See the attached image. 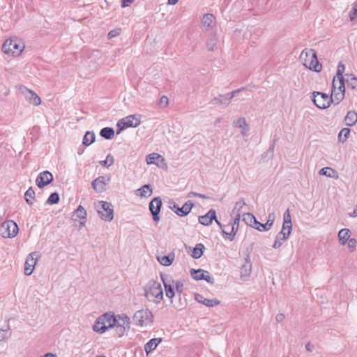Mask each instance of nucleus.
I'll use <instances>...</instances> for the list:
<instances>
[{
	"mask_svg": "<svg viewBox=\"0 0 357 357\" xmlns=\"http://www.w3.org/2000/svg\"><path fill=\"white\" fill-rule=\"evenodd\" d=\"M292 231L291 217L289 210L287 209L283 215V224L281 231L277 234L273 248L277 249L287 240Z\"/></svg>",
	"mask_w": 357,
	"mask_h": 357,
	"instance_id": "obj_1",
	"label": "nucleus"
},
{
	"mask_svg": "<svg viewBox=\"0 0 357 357\" xmlns=\"http://www.w3.org/2000/svg\"><path fill=\"white\" fill-rule=\"evenodd\" d=\"M141 123L140 115L133 114L122 118L116 123V134L119 135L128 128H136Z\"/></svg>",
	"mask_w": 357,
	"mask_h": 357,
	"instance_id": "obj_2",
	"label": "nucleus"
},
{
	"mask_svg": "<svg viewBox=\"0 0 357 357\" xmlns=\"http://www.w3.org/2000/svg\"><path fill=\"white\" fill-rule=\"evenodd\" d=\"M312 96L313 103L319 109H325L333 103V94L328 96L326 93L314 91Z\"/></svg>",
	"mask_w": 357,
	"mask_h": 357,
	"instance_id": "obj_3",
	"label": "nucleus"
},
{
	"mask_svg": "<svg viewBox=\"0 0 357 357\" xmlns=\"http://www.w3.org/2000/svg\"><path fill=\"white\" fill-rule=\"evenodd\" d=\"M194 206L195 204L192 200H188L181 207H179L173 199H169L168 201L169 208L179 217L188 215Z\"/></svg>",
	"mask_w": 357,
	"mask_h": 357,
	"instance_id": "obj_4",
	"label": "nucleus"
},
{
	"mask_svg": "<svg viewBox=\"0 0 357 357\" xmlns=\"http://www.w3.org/2000/svg\"><path fill=\"white\" fill-rule=\"evenodd\" d=\"M24 48V45L21 44L15 39L6 40L2 45V51L7 54L12 56H19Z\"/></svg>",
	"mask_w": 357,
	"mask_h": 357,
	"instance_id": "obj_5",
	"label": "nucleus"
},
{
	"mask_svg": "<svg viewBox=\"0 0 357 357\" xmlns=\"http://www.w3.org/2000/svg\"><path fill=\"white\" fill-rule=\"evenodd\" d=\"M133 321L135 324L139 326H143L149 324H152L153 321V315L149 309H142L137 311L133 316Z\"/></svg>",
	"mask_w": 357,
	"mask_h": 357,
	"instance_id": "obj_6",
	"label": "nucleus"
},
{
	"mask_svg": "<svg viewBox=\"0 0 357 357\" xmlns=\"http://www.w3.org/2000/svg\"><path fill=\"white\" fill-rule=\"evenodd\" d=\"M18 231V225L13 220H6L0 225V234L3 238H13Z\"/></svg>",
	"mask_w": 357,
	"mask_h": 357,
	"instance_id": "obj_7",
	"label": "nucleus"
},
{
	"mask_svg": "<svg viewBox=\"0 0 357 357\" xmlns=\"http://www.w3.org/2000/svg\"><path fill=\"white\" fill-rule=\"evenodd\" d=\"M149 289H145V296L149 298L151 295L152 297L158 298L160 301L163 299V290L161 284L155 280H151L147 284Z\"/></svg>",
	"mask_w": 357,
	"mask_h": 357,
	"instance_id": "obj_8",
	"label": "nucleus"
},
{
	"mask_svg": "<svg viewBox=\"0 0 357 357\" xmlns=\"http://www.w3.org/2000/svg\"><path fill=\"white\" fill-rule=\"evenodd\" d=\"M99 205L101 206L102 211L98 210V212L102 220L111 222L114 218L113 205L106 201H99Z\"/></svg>",
	"mask_w": 357,
	"mask_h": 357,
	"instance_id": "obj_9",
	"label": "nucleus"
},
{
	"mask_svg": "<svg viewBox=\"0 0 357 357\" xmlns=\"http://www.w3.org/2000/svg\"><path fill=\"white\" fill-rule=\"evenodd\" d=\"M162 206V202L160 197H153L149 204V208L155 222H158L160 220V213Z\"/></svg>",
	"mask_w": 357,
	"mask_h": 357,
	"instance_id": "obj_10",
	"label": "nucleus"
},
{
	"mask_svg": "<svg viewBox=\"0 0 357 357\" xmlns=\"http://www.w3.org/2000/svg\"><path fill=\"white\" fill-rule=\"evenodd\" d=\"M160 278L165 288L166 296L172 299L175 296V290L174 289V280L169 274L162 273H160ZM171 302H172V300H171Z\"/></svg>",
	"mask_w": 357,
	"mask_h": 357,
	"instance_id": "obj_11",
	"label": "nucleus"
},
{
	"mask_svg": "<svg viewBox=\"0 0 357 357\" xmlns=\"http://www.w3.org/2000/svg\"><path fill=\"white\" fill-rule=\"evenodd\" d=\"M190 273L192 278L196 281L205 280L211 284H213L215 282L214 278L210 275L208 271L202 268H191Z\"/></svg>",
	"mask_w": 357,
	"mask_h": 357,
	"instance_id": "obj_12",
	"label": "nucleus"
},
{
	"mask_svg": "<svg viewBox=\"0 0 357 357\" xmlns=\"http://www.w3.org/2000/svg\"><path fill=\"white\" fill-rule=\"evenodd\" d=\"M53 181L54 176L52 174L50 171L45 170L38 175L36 179V183L39 188L42 189L45 186L50 184Z\"/></svg>",
	"mask_w": 357,
	"mask_h": 357,
	"instance_id": "obj_13",
	"label": "nucleus"
},
{
	"mask_svg": "<svg viewBox=\"0 0 357 357\" xmlns=\"http://www.w3.org/2000/svg\"><path fill=\"white\" fill-rule=\"evenodd\" d=\"M110 179V176L106 178L104 176H100L92 181V188L98 193L103 192L106 190L105 186L109 183Z\"/></svg>",
	"mask_w": 357,
	"mask_h": 357,
	"instance_id": "obj_14",
	"label": "nucleus"
},
{
	"mask_svg": "<svg viewBox=\"0 0 357 357\" xmlns=\"http://www.w3.org/2000/svg\"><path fill=\"white\" fill-rule=\"evenodd\" d=\"M243 220L245 222V223L259 231H264V230H261L262 227L264 225V224L259 222L256 219L255 216L252 215L250 213H243Z\"/></svg>",
	"mask_w": 357,
	"mask_h": 357,
	"instance_id": "obj_15",
	"label": "nucleus"
},
{
	"mask_svg": "<svg viewBox=\"0 0 357 357\" xmlns=\"http://www.w3.org/2000/svg\"><path fill=\"white\" fill-rule=\"evenodd\" d=\"M34 255H37V252L30 253L24 263V274L27 276L31 275L34 270L35 266L38 261V257H34Z\"/></svg>",
	"mask_w": 357,
	"mask_h": 357,
	"instance_id": "obj_16",
	"label": "nucleus"
},
{
	"mask_svg": "<svg viewBox=\"0 0 357 357\" xmlns=\"http://www.w3.org/2000/svg\"><path fill=\"white\" fill-rule=\"evenodd\" d=\"M22 93L24 95L26 100L33 105L38 106L41 103L40 98L32 90L23 86Z\"/></svg>",
	"mask_w": 357,
	"mask_h": 357,
	"instance_id": "obj_17",
	"label": "nucleus"
},
{
	"mask_svg": "<svg viewBox=\"0 0 357 357\" xmlns=\"http://www.w3.org/2000/svg\"><path fill=\"white\" fill-rule=\"evenodd\" d=\"M216 218V211L213 208H211L205 215H199L198 218L199 222L204 226H209L212 224L213 219Z\"/></svg>",
	"mask_w": 357,
	"mask_h": 357,
	"instance_id": "obj_18",
	"label": "nucleus"
},
{
	"mask_svg": "<svg viewBox=\"0 0 357 357\" xmlns=\"http://www.w3.org/2000/svg\"><path fill=\"white\" fill-rule=\"evenodd\" d=\"M195 299L197 302L202 303L207 307H213L220 303V301L217 298H206L203 295L198 293L195 294Z\"/></svg>",
	"mask_w": 357,
	"mask_h": 357,
	"instance_id": "obj_19",
	"label": "nucleus"
},
{
	"mask_svg": "<svg viewBox=\"0 0 357 357\" xmlns=\"http://www.w3.org/2000/svg\"><path fill=\"white\" fill-rule=\"evenodd\" d=\"M252 272V263L249 255L245 258V263L241 267V278L245 280L250 277Z\"/></svg>",
	"mask_w": 357,
	"mask_h": 357,
	"instance_id": "obj_20",
	"label": "nucleus"
},
{
	"mask_svg": "<svg viewBox=\"0 0 357 357\" xmlns=\"http://www.w3.org/2000/svg\"><path fill=\"white\" fill-rule=\"evenodd\" d=\"M232 97L231 93H228L225 95H219L218 97H215L211 100V103L216 105H223L224 107H227Z\"/></svg>",
	"mask_w": 357,
	"mask_h": 357,
	"instance_id": "obj_21",
	"label": "nucleus"
},
{
	"mask_svg": "<svg viewBox=\"0 0 357 357\" xmlns=\"http://www.w3.org/2000/svg\"><path fill=\"white\" fill-rule=\"evenodd\" d=\"M307 68L316 73H319L321 71L322 65L317 59V55L315 50L313 51L310 57V61L309 62Z\"/></svg>",
	"mask_w": 357,
	"mask_h": 357,
	"instance_id": "obj_22",
	"label": "nucleus"
},
{
	"mask_svg": "<svg viewBox=\"0 0 357 357\" xmlns=\"http://www.w3.org/2000/svg\"><path fill=\"white\" fill-rule=\"evenodd\" d=\"M100 317L102 318L103 323H105V325L109 329L114 328L116 324V316L113 312H105L101 314Z\"/></svg>",
	"mask_w": 357,
	"mask_h": 357,
	"instance_id": "obj_23",
	"label": "nucleus"
},
{
	"mask_svg": "<svg viewBox=\"0 0 357 357\" xmlns=\"http://www.w3.org/2000/svg\"><path fill=\"white\" fill-rule=\"evenodd\" d=\"M153 188L151 184H145L135 191V195L141 197L148 198L151 196Z\"/></svg>",
	"mask_w": 357,
	"mask_h": 357,
	"instance_id": "obj_24",
	"label": "nucleus"
},
{
	"mask_svg": "<svg viewBox=\"0 0 357 357\" xmlns=\"http://www.w3.org/2000/svg\"><path fill=\"white\" fill-rule=\"evenodd\" d=\"M162 341V337L152 338L149 340L144 345V351L148 354L155 350L158 345Z\"/></svg>",
	"mask_w": 357,
	"mask_h": 357,
	"instance_id": "obj_25",
	"label": "nucleus"
},
{
	"mask_svg": "<svg viewBox=\"0 0 357 357\" xmlns=\"http://www.w3.org/2000/svg\"><path fill=\"white\" fill-rule=\"evenodd\" d=\"M108 329L109 328L105 325V323H103L102 318L99 316L96 319L94 324L93 325V330L99 334H102Z\"/></svg>",
	"mask_w": 357,
	"mask_h": 357,
	"instance_id": "obj_26",
	"label": "nucleus"
},
{
	"mask_svg": "<svg viewBox=\"0 0 357 357\" xmlns=\"http://www.w3.org/2000/svg\"><path fill=\"white\" fill-rule=\"evenodd\" d=\"M165 158L157 153H152L146 156V162L148 164L155 165L158 167H160L159 162H163Z\"/></svg>",
	"mask_w": 357,
	"mask_h": 357,
	"instance_id": "obj_27",
	"label": "nucleus"
},
{
	"mask_svg": "<svg viewBox=\"0 0 357 357\" xmlns=\"http://www.w3.org/2000/svg\"><path fill=\"white\" fill-rule=\"evenodd\" d=\"M344 122L347 126H353L357 123V112L350 110L344 119Z\"/></svg>",
	"mask_w": 357,
	"mask_h": 357,
	"instance_id": "obj_28",
	"label": "nucleus"
},
{
	"mask_svg": "<svg viewBox=\"0 0 357 357\" xmlns=\"http://www.w3.org/2000/svg\"><path fill=\"white\" fill-rule=\"evenodd\" d=\"M335 77H333V84H332V93L333 98V104L334 105H338L340 102H341L344 98L345 95L343 93L336 92V85L335 84Z\"/></svg>",
	"mask_w": 357,
	"mask_h": 357,
	"instance_id": "obj_29",
	"label": "nucleus"
},
{
	"mask_svg": "<svg viewBox=\"0 0 357 357\" xmlns=\"http://www.w3.org/2000/svg\"><path fill=\"white\" fill-rule=\"evenodd\" d=\"M202 23L204 27L212 28L215 24V17L211 13L204 14L202 20Z\"/></svg>",
	"mask_w": 357,
	"mask_h": 357,
	"instance_id": "obj_30",
	"label": "nucleus"
},
{
	"mask_svg": "<svg viewBox=\"0 0 357 357\" xmlns=\"http://www.w3.org/2000/svg\"><path fill=\"white\" fill-rule=\"evenodd\" d=\"M313 51H314L313 49H304L301 53L300 60L306 68L308 67Z\"/></svg>",
	"mask_w": 357,
	"mask_h": 357,
	"instance_id": "obj_31",
	"label": "nucleus"
},
{
	"mask_svg": "<svg viewBox=\"0 0 357 357\" xmlns=\"http://www.w3.org/2000/svg\"><path fill=\"white\" fill-rule=\"evenodd\" d=\"M174 257V253L170 252L167 255H164L160 257H158V260L162 265L169 266L173 263Z\"/></svg>",
	"mask_w": 357,
	"mask_h": 357,
	"instance_id": "obj_32",
	"label": "nucleus"
},
{
	"mask_svg": "<svg viewBox=\"0 0 357 357\" xmlns=\"http://www.w3.org/2000/svg\"><path fill=\"white\" fill-rule=\"evenodd\" d=\"M351 231L349 229H342L338 232L339 242L341 245H345L348 240L350 238Z\"/></svg>",
	"mask_w": 357,
	"mask_h": 357,
	"instance_id": "obj_33",
	"label": "nucleus"
},
{
	"mask_svg": "<svg viewBox=\"0 0 357 357\" xmlns=\"http://www.w3.org/2000/svg\"><path fill=\"white\" fill-rule=\"evenodd\" d=\"M115 131L112 127H105L100 131V135L107 140L112 139L114 137Z\"/></svg>",
	"mask_w": 357,
	"mask_h": 357,
	"instance_id": "obj_34",
	"label": "nucleus"
},
{
	"mask_svg": "<svg viewBox=\"0 0 357 357\" xmlns=\"http://www.w3.org/2000/svg\"><path fill=\"white\" fill-rule=\"evenodd\" d=\"M204 245L201 243H197L193 248L191 255L194 259H199L204 255Z\"/></svg>",
	"mask_w": 357,
	"mask_h": 357,
	"instance_id": "obj_35",
	"label": "nucleus"
},
{
	"mask_svg": "<svg viewBox=\"0 0 357 357\" xmlns=\"http://www.w3.org/2000/svg\"><path fill=\"white\" fill-rule=\"evenodd\" d=\"M95 133L93 131H86L84 135L82 144L86 146H89L95 142Z\"/></svg>",
	"mask_w": 357,
	"mask_h": 357,
	"instance_id": "obj_36",
	"label": "nucleus"
},
{
	"mask_svg": "<svg viewBox=\"0 0 357 357\" xmlns=\"http://www.w3.org/2000/svg\"><path fill=\"white\" fill-rule=\"evenodd\" d=\"M86 211L82 205H79L77 209L75 211L73 215V219L76 221L77 218L86 220Z\"/></svg>",
	"mask_w": 357,
	"mask_h": 357,
	"instance_id": "obj_37",
	"label": "nucleus"
},
{
	"mask_svg": "<svg viewBox=\"0 0 357 357\" xmlns=\"http://www.w3.org/2000/svg\"><path fill=\"white\" fill-rule=\"evenodd\" d=\"M230 227H231L230 232H226V229H222V236L225 239L232 241L235 238V236L238 231V228L234 225H230Z\"/></svg>",
	"mask_w": 357,
	"mask_h": 357,
	"instance_id": "obj_38",
	"label": "nucleus"
},
{
	"mask_svg": "<svg viewBox=\"0 0 357 357\" xmlns=\"http://www.w3.org/2000/svg\"><path fill=\"white\" fill-rule=\"evenodd\" d=\"M115 325H123V326L130 328V318L126 315L119 314L116 316Z\"/></svg>",
	"mask_w": 357,
	"mask_h": 357,
	"instance_id": "obj_39",
	"label": "nucleus"
},
{
	"mask_svg": "<svg viewBox=\"0 0 357 357\" xmlns=\"http://www.w3.org/2000/svg\"><path fill=\"white\" fill-rule=\"evenodd\" d=\"M351 132V129L348 128H342L338 134L337 139L338 142L340 143L345 142L349 138V134Z\"/></svg>",
	"mask_w": 357,
	"mask_h": 357,
	"instance_id": "obj_40",
	"label": "nucleus"
},
{
	"mask_svg": "<svg viewBox=\"0 0 357 357\" xmlns=\"http://www.w3.org/2000/svg\"><path fill=\"white\" fill-rule=\"evenodd\" d=\"M275 218V213H270L268 215L267 221L262 227L261 230H264V231H268L273 225Z\"/></svg>",
	"mask_w": 357,
	"mask_h": 357,
	"instance_id": "obj_41",
	"label": "nucleus"
},
{
	"mask_svg": "<svg viewBox=\"0 0 357 357\" xmlns=\"http://www.w3.org/2000/svg\"><path fill=\"white\" fill-rule=\"evenodd\" d=\"M36 193L32 187H30L24 193V199L26 200V202L29 205L31 206L33 204L32 201L31 199H35L36 197Z\"/></svg>",
	"mask_w": 357,
	"mask_h": 357,
	"instance_id": "obj_42",
	"label": "nucleus"
},
{
	"mask_svg": "<svg viewBox=\"0 0 357 357\" xmlns=\"http://www.w3.org/2000/svg\"><path fill=\"white\" fill-rule=\"evenodd\" d=\"M60 197L59 194L57 192H54L50 194L49 197L47 198L46 201V204L48 205H54L56 204L59 202Z\"/></svg>",
	"mask_w": 357,
	"mask_h": 357,
	"instance_id": "obj_43",
	"label": "nucleus"
},
{
	"mask_svg": "<svg viewBox=\"0 0 357 357\" xmlns=\"http://www.w3.org/2000/svg\"><path fill=\"white\" fill-rule=\"evenodd\" d=\"M245 205V202L243 198H241L238 202H236L234 208L232 210L233 215L241 214V208Z\"/></svg>",
	"mask_w": 357,
	"mask_h": 357,
	"instance_id": "obj_44",
	"label": "nucleus"
},
{
	"mask_svg": "<svg viewBox=\"0 0 357 357\" xmlns=\"http://www.w3.org/2000/svg\"><path fill=\"white\" fill-rule=\"evenodd\" d=\"M345 75L347 77L351 76V78L347 80L348 86L357 91V77L352 74H346Z\"/></svg>",
	"mask_w": 357,
	"mask_h": 357,
	"instance_id": "obj_45",
	"label": "nucleus"
},
{
	"mask_svg": "<svg viewBox=\"0 0 357 357\" xmlns=\"http://www.w3.org/2000/svg\"><path fill=\"white\" fill-rule=\"evenodd\" d=\"M278 140V137L275 135L273 136V140L271 141V144H270V146L268 148V149L267 150V151L265 153L266 156H268L269 158H272L273 156V152H274V149H275V142Z\"/></svg>",
	"mask_w": 357,
	"mask_h": 357,
	"instance_id": "obj_46",
	"label": "nucleus"
},
{
	"mask_svg": "<svg viewBox=\"0 0 357 357\" xmlns=\"http://www.w3.org/2000/svg\"><path fill=\"white\" fill-rule=\"evenodd\" d=\"M319 174L320 175H324L327 177H330V178H332L333 177V176L332 175V174H337V172H335L333 169L331 168V167H323L320 169Z\"/></svg>",
	"mask_w": 357,
	"mask_h": 357,
	"instance_id": "obj_47",
	"label": "nucleus"
},
{
	"mask_svg": "<svg viewBox=\"0 0 357 357\" xmlns=\"http://www.w3.org/2000/svg\"><path fill=\"white\" fill-rule=\"evenodd\" d=\"M216 41L217 39L215 38V36L208 39L207 47L208 51L213 52L216 49Z\"/></svg>",
	"mask_w": 357,
	"mask_h": 357,
	"instance_id": "obj_48",
	"label": "nucleus"
},
{
	"mask_svg": "<svg viewBox=\"0 0 357 357\" xmlns=\"http://www.w3.org/2000/svg\"><path fill=\"white\" fill-rule=\"evenodd\" d=\"M345 70V66L342 61H340L337 67L336 76L337 79L344 78L343 73Z\"/></svg>",
	"mask_w": 357,
	"mask_h": 357,
	"instance_id": "obj_49",
	"label": "nucleus"
},
{
	"mask_svg": "<svg viewBox=\"0 0 357 357\" xmlns=\"http://www.w3.org/2000/svg\"><path fill=\"white\" fill-rule=\"evenodd\" d=\"M114 327L116 333L119 337H122L129 330V328H126L123 325H115Z\"/></svg>",
	"mask_w": 357,
	"mask_h": 357,
	"instance_id": "obj_50",
	"label": "nucleus"
},
{
	"mask_svg": "<svg viewBox=\"0 0 357 357\" xmlns=\"http://www.w3.org/2000/svg\"><path fill=\"white\" fill-rule=\"evenodd\" d=\"M233 124L234 126L238 127L240 128H243L244 127L248 126L245 119L243 117L238 118L237 120L234 121Z\"/></svg>",
	"mask_w": 357,
	"mask_h": 357,
	"instance_id": "obj_51",
	"label": "nucleus"
},
{
	"mask_svg": "<svg viewBox=\"0 0 357 357\" xmlns=\"http://www.w3.org/2000/svg\"><path fill=\"white\" fill-rule=\"evenodd\" d=\"M350 21H354L357 17V1H356L349 14Z\"/></svg>",
	"mask_w": 357,
	"mask_h": 357,
	"instance_id": "obj_52",
	"label": "nucleus"
},
{
	"mask_svg": "<svg viewBox=\"0 0 357 357\" xmlns=\"http://www.w3.org/2000/svg\"><path fill=\"white\" fill-rule=\"evenodd\" d=\"M174 284L175 285L176 291L178 293V294L179 296H181V294H182L183 290V282L179 280H176V281H174Z\"/></svg>",
	"mask_w": 357,
	"mask_h": 357,
	"instance_id": "obj_53",
	"label": "nucleus"
},
{
	"mask_svg": "<svg viewBox=\"0 0 357 357\" xmlns=\"http://www.w3.org/2000/svg\"><path fill=\"white\" fill-rule=\"evenodd\" d=\"M199 197V198H202V199H210V197L208 196H206L204 194L197 193V192H195L193 191H191L188 194V197Z\"/></svg>",
	"mask_w": 357,
	"mask_h": 357,
	"instance_id": "obj_54",
	"label": "nucleus"
},
{
	"mask_svg": "<svg viewBox=\"0 0 357 357\" xmlns=\"http://www.w3.org/2000/svg\"><path fill=\"white\" fill-rule=\"evenodd\" d=\"M356 243L357 241L354 238H351L348 240V246L351 252L356 250Z\"/></svg>",
	"mask_w": 357,
	"mask_h": 357,
	"instance_id": "obj_55",
	"label": "nucleus"
},
{
	"mask_svg": "<svg viewBox=\"0 0 357 357\" xmlns=\"http://www.w3.org/2000/svg\"><path fill=\"white\" fill-rule=\"evenodd\" d=\"M9 326H8L7 329H1L0 330V342L5 340L8 338Z\"/></svg>",
	"mask_w": 357,
	"mask_h": 357,
	"instance_id": "obj_56",
	"label": "nucleus"
},
{
	"mask_svg": "<svg viewBox=\"0 0 357 357\" xmlns=\"http://www.w3.org/2000/svg\"><path fill=\"white\" fill-rule=\"evenodd\" d=\"M339 81V86L338 90L340 93H343L345 95V79L344 78L342 79H337Z\"/></svg>",
	"mask_w": 357,
	"mask_h": 357,
	"instance_id": "obj_57",
	"label": "nucleus"
},
{
	"mask_svg": "<svg viewBox=\"0 0 357 357\" xmlns=\"http://www.w3.org/2000/svg\"><path fill=\"white\" fill-rule=\"evenodd\" d=\"M169 99L166 96H163L160 98V102H159V106L161 108L166 107L168 105Z\"/></svg>",
	"mask_w": 357,
	"mask_h": 357,
	"instance_id": "obj_58",
	"label": "nucleus"
},
{
	"mask_svg": "<svg viewBox=\"0 0 357 357\" xmlns=\"http://www.w3.org/2000/svg\"><path fill=\"white\" fill-rule=\"evenodd\" d=\"M120 29H113L108 33V38H112L120 34Z\"/></svg>",
	"mask_w": 357,
	"mask_h": 357,
	"instance_id": "obj_59",
	"label": "nucleus"
},
{
	"mask_svg": "<svg viewBox=\"0 0 357 357\" xmlns=\"http://www.w3.org/2000/svg\"><path fill=\"white\" fill-rule=\"evenodd\" d=\"M241 215L239 213L237 215H235V218L233 220V222L231 223V225L236 226L238 228L239 222H240Z\"/></svg>",
	"mask_w": 357,
	"mask_h": 357,
	"instance_id": "obj_60",
	"label": "nucleus"
},
{
	"mask_svg": "<svg viewBox=\"0 0 357 357\" xmlns=\"http://www.w3.org/2000/svg\"><path fill=\"white\" fill-rule=\"evenodd\" d=\"M215 221L216 224L220 227V228L222 230V229L230 228V224L228 225H222L218 219L217 217L215 219H213Z\"/></svg>",
	"mask_w": 357,
	"mask_h": 357,
	"instance_id": "obj_61",
	"label": "nucleus"
},
{
	"mask_svg": "<svg viewBox=\"0 0 357 357\" xmlns=\"http://www.w3.org/2000/svg\"><path fill=\"white\" fill-rule=\"evenodd\" d=\"M244 90H245V87H241V88H239V89H236V90H234V91L230 92L231 97H232V98H233L236 96V94H237L239 92L243 91Z\"/></svg>",
	"mask_w": 357,
	"mask_h": 357,
	"instance_id": "obj_62",
	"label": "nucleus"
},
{
	"mask_svg": "<svg viewBox=\"0 0 357 357\" xmlns=\"http://www.w3.org/2000/svg\"><path fill=\"white\" fill-rule=\"evenodd\" d=\"M284 319V314L279 313L276 315L275 320L277 322H282Z\"/></svg>",
	"mask_w": 357,
	"mask_h": 357,
	"instance_id": "obj_63",
	"label": "nucleus"
},
{
	"mask_svg": "<svg viewBox=\"0 0 357 357\" xmlns=\"http://www.w3.org/2000/svg\"><path fill=\"white\" fill-rule=\"evenodd\" d=\"M135 0H121V6L123 8L129 6V4L132 3Z\"/></svg>",
	"mask_w": 357,
	"mask_h": 357,
	"instance_id": "obj_64",
	"label": "nucleus"
}]
</instances>
